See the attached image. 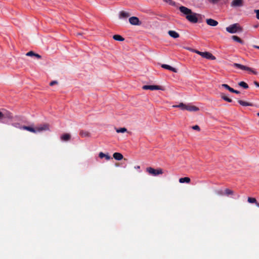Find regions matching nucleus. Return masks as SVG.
<instances>
[{
    "instance_id": "obj_36",
    "label": "nucleus",
    "mask_w": 259,
    "mask_h": 259,
    "mask_svg": "<svg viewBox=\"0 0 259 259\" xmlns=\"http://www.w3.org/2000/svg\"><path fill=\"white\" fill-rule=\"evenodd\" d=\"M57 82L56 81H52L50 83V85L51 86H53V85L57 84Z\"/></svg>"
},
{
    "instance_id": "obj_29",
    "label": "nucleus",
    "mask_w": 259,
    "mask_h": 259,
    "mask_svg": "<svg viewBox=\"0 0 259 259\" xmlns=\"http://www.w3.org/2000/svg\"><path fill=\"white\" fill-rule=\"evenodd\" d=\"M232 39L237 41V42H238L240 44H242L243 43V41L237 36H236V35H233L232 36Z\"/></svg>"
},
{
    "instance_id": "obj_14",
    "label": "nucleus",
    "mask_w": 259,
    "mask_h": 259,
    "mask_svg": "<svg viewBox=\"0 0 259 259\" xmlns=\"http://www.w3.org/2000/svg\"><path fill=\"white\" fill-rule=\"evenodd\" d=\"M161 67L163 68H164L165 69H167V70H169L170 71H171L174 72H177V70L176 68H174L168 65H167V64H162L161 65Z\"/></svg>"
},
{
    "instance_id": "obj_15",
    "label": "nucleus",
    "mask_w": 259,
    "mask_h": 259,
    "mask_svg": "<svg viewBox=\"0 0 259 259\" xmlns=\"http://www.w3.org/2000/svg\"><path fill=\"white\" fill-rule=\"evenodd\" d=\"M130 16V14H129V13L122 11L119 13V17L120 19L127 18Z\"/></svg>"
},
{
    "instance_id": "obj_20",
    "label": "nucleus",
    "mask_w": 259,
    "mask_h": 259,
    "mask_svg": "<svg viewBox=\"0 0 259 259\" xmlns=\"http://www.w3.org/2000/svg\"><path fill=\"white\" fill-rule=\"evenodd\" d=\"M247 201L250 203H255L259 207V203L257 202L256 199L253 197H248Z\"/></svg>"
},
{
    "instance_id": "obj_11",
    "label": "nucleus",
    "mask_w": 259,
    "mask_h": 259,
    "mask_svg": "<svg viewBox=\"0 0 259 259\" xmlns=\"http://www.w3.org/2000/svg\"><path fill=\"white\" fill-rule=\"evenodd\" d=\"M129 22L132 25H139L141 24L139 18L134 16L129 18Z\"/></svg>"
},
{
    "instance_id": "obj_2",
    "label": "nucleus",
    "mask_w": 259,
    "mask_h": 259,
    "mask_svg": "<svg viewBox=\"0 0 259 259\" xmlns=\"http://www.w3.org/2000/svg\"><path fill=\"white\" fill-rule=\"evenodd\" d=\"M13 118V115L11 112L5 109L0 110V122L4 123V120H12Z\"/></svg>"
},
{
    "instance_id": "obj_41",
    "label": "nucleus",
    "mask_w": 259,
    "mask_h": 259,
    "mask_svg": "<svg viewBox=\"0 0 259 259\" xmlns=\"http://www.w3.org/2000/svg\"><path fill=\"white\" fill-rule=\"evenodd\" d=\"M135 168H136V169H140V166L138 165V166H135Z\"/></svg>"
},
{
    "instance_id": "obj_4",
    "label": "nucleus",
    "mask_w": 259,
    "mask_h": 259,
    "mask_svg": "<svg viewBox=\"0 0 259 259\" xmlns=\"http://www.w3.org/2000/svg\"><path fill=\"white\" fill-rule=\"evenodd\" d=\"M233 66L234 67L240 69L241 70L247 71L249 72V73H252L253 74L256 75L257 74V72L256 71L255 69L241 65L240 64L234 63Z\"/></svg>"
},
{
    "instance_id": "obj_28",
    "label": "nucleus",
    "mask_w": 259,
    "mask_h": 259,
    "mask_svg": "<svg viewBox=\"0 0 259 259\" xmlns=\"http://www.w3.org/2000/svg\"><path fill=\"white\" fill-rule=\"evenodd\" d=\"M239 85L242 87L243 88L246 89L248 88V84L244 81H240L238 83Z\"/></svg>"
},
{
    "instance_id": "obj_7",
    "label": "nucleus",
    "mask_w": 259,
    "mask_h": 259,
    "mask_svg": "<svg viewBox=\"0 0 259 259\" xmlns=\"http://www.w3.org/2000/svg\"><path fill=\"white\" fill-rule=\"evenodd\" d=\"M35 127L36 133H40L45 131H49L50 129L49 124L47 123L38 125Z\"/></svg>"
},
{
    "instance_id": "obj_5",
    "label": "nucleus",
    "mask_w": 259,
    "mask_h": 259,
    "mask_svg": "<svg viewBox=\"0 0 259 259\" xmlns=\"http://www.w3.org/2000/svg\"><path fill=\"white\" fill-rule=\"evenodd\" d=\"M146 171L150 175L153 176H157L163 174V170L162 168H159L154 169L151 167H148L146 168Z\"/></svg>"
},
{
    "instance_id": "obj_26",
    "label": "nucleus",
    "mask_w": 259,
    "mask_h": 259,
    "mask_svg": "<svg viewBox=\"0 0 259 259\" xmlns=\"http://www.w3.org/2000/svg\"><path fill=\"white\" fill-rule=\"evenodd\" d=\"M221 97L222 99H223L224 100H225L228 102L231 103L232 102V100L231 99H230L228 97H227L226 96H225V95L224 94H223V93L221 94Z\"/></svg>"
},
{
    "instance_id": "obj_9",
    "label": "nucleus",
    "mask_w": 259,
    "mask_h": 259,
    "mask_svg": "<svg viewBox=\"0 0 259 259\" xmlns=\"http://www.w3.org/2000/svg\"><path fill=\"white\" fill-rule=\"evenodd\" d=\"M243 5V0H233L231 3V6L233 8L242 7Z\"/></svg>"
},
{
    "instance_id": "obj_19",
    "label": "nucleus",
    "mask_w": 259,
    "mask_h": 259,
    "mask_svg": "<svg viewBox=\"0 0 259 259\" xmlns=\"http://www.w3.org/2000/svg\"><path fill=\"white\" fill-rule=\"evenodd\" d=\"M186 104H184L183 103H180L178 105H172V107L173 108H180L182 110H185V108H186Z\"/></svg>"
},
{
    "instance_id": "obj_39",
    "label": "nucleus",
    "mask_w": 259,
    "mask_h": 259,
    "mask_svg": "<svg viewBox=\"0 0 259 259\" xmlns=\"http://www.w3.org/2000/svg\"><path fill=\"white\" fill-rule=\"evenodd\" d=\"M34 56H35V57H36L37 58H38V59H40V58H41V56H40V55H39V54H35V53Z\"/></svg>"
},
{
    "instance_id": "obj_27",
    "label": "nucleus",
    "mask_w": 259,
    "mask_h": 259,
    "mask_svg": "<svg viewBox=\"0 0 259 259\" xmlns=\"http://www.w3.org/2000/svg\"><path fill=\"white\" fill-rule=\"evenodd\" d=\"M113 38L117 41H123L124 39L121 35L117 34L113 35Z\"/></svg>"
},
{
    "instance_id": "obj_43",
    "label": "nucleus",
    "mask_w": 259,
    "mask_h": 259,
    "mask_svg": "<svg viewBox=\"0 0 259 259\" xmlns=\"http://www.w3.org/2000/svg\"><path fill=\"white\" fill-rule=\"evenodd\" d=\"M257 116H259V112H258V113H257Z\"/></svg>"
},
{
    "instance_id": "obj_33",
    "label": "nucleus",
    "mask_w": 259,
    "mask_h": 259,
    "mask_svg": "<svg viewBox=\"0 0 259 259\" xmlns=\"http://www.w3.org/2000/svg\"><path fill=\"white\" fill-rule=\"evenodd\" d=\"M192 129L194 130H196L197 131H200V128L199 127V126L197 125H194L192 127Z\"/></svg>"
},
{
    "instance_id": "obj_37",
    "label": "nucleus",
    "mask_w": 259,
    "mask_h": 259,
    "mask_svg": "<svg viewBox=\"0 0 259 259\" xmlns=\"http://www.w3.org/2000/svg\"><path fill=\"white\" fill-rule=\"evenodd\" d=\"M231 93L238 94L240 93V92L238 91H237V90H235L234 89H233L232 91L231 92Z\"/></svg>"
},
{
    "instance_id": "obj_42",
    "label": "nucleus",
    "mask_w": 259,
    "mask_h": 259,
    "mask_svg": "<svg viewBox=\"0 0 259 259\" xmlns=\"http://www.w3.org/2000/svg\"><path fill=\"white\" fill-rule=\"evenodd\" d=\"M254 48L259 49V46H254Z\"/></svg>"
},
{
    "instance_id": "obj_13",
    "label": "nucleus",
    "mask_w": 259,
    "mask_h": 259,
    "mask_svg": "<svg viewBox=\"0 0 259 259\" xmlns=\"http://www.w3.org/2000/svg\"><path fill=\"white\" fill-rule=\"evenodd\" d=\"M20 129L26 130L33 133H36L35 127H33V126L24 125L21 126Z\"/></svg>"
},
{
    "instance_id": "obj_32",
    "label": "nucleus",
    "mask_w": 259,
    "mask_h": 259,
    "mask_svg": "<svg viewBox=\"0 0 259 259\" xmlns=\"http://www.w3.org/2000/svg\"><path fill=\"white\" fill-rule=\"evenodd\" d=\"M215 193L217 195L220 196L225 195L224 191L222 189L217 190L215 191Z\"/></svg>"
},
{
    "instance_id": "obj_1",
    "label": "nucleus",
    "mask_w": 259,
    "mask_h": 259,
    "mask_svg": "<svg viewBox=\"0 0 259 259\" xmlns=\"http://www.w3.org/2000/svg\"><path fill=\"white\" fill-rule=\"evenodd\" d=\"M179 10L186 16V19L192 23L202 22L204 17L201 14L193 12L191 9L185 6L180 7Z\"/></svg>"
},
{
    "instance_id": "obj_40",
    "label": "nucleus",
    "mask_w": 259,
    "mask_h": 259,
    "mask_svg": "<svg viewBox=\"0 0 259 259\" xmlns=\"http://www.w3.org/2000/svg\"><path fill=\"white\" fill-rule=\"evenodd\" d=\"M253 83L256 87L259 88V83L258 82H257L256 81H254L253 82Z\"/></svg>"
},
{
    "instance_id": "obj_3",
    "label": "nucleus",
    "mask_w": 259,
    "mask_h": 259,
    "mask_svg": "<svg viewBox=\"0 0 259 259\" xmlns=\"http://www.w3.org/2000/svg\"><path fill=\"white\" fill-rule=\"evenodd\" d=\"M227 32L230 33H235L238 32H242L243 29L238 23H234L226 27Z\"/></svg>"
},
{
    "instance_id": "obj_34",
    "label": "nucleus",
    "mask_w": 259,
    "mask_h": 259,
    "mask_svg": "<svg viewBox=\"0 0 259 259\" xmlns=\"http://www.w3.org/2000/svg\"><path fill=\"white\" fill-rule=\"evenodd\" d=\"M35 53L33 51H30L26 54L27 56H34Z\"/></svg>"
},
{
    "instance_id": "obj_18",
    "label": "nucleus",
    "mask_w": 259,
    "mask_h": 259,
    "mask_svg": "<svg viewBox=\"0 0 259 259\" xmlns=\"http://www.w3.org/2000/svg\"><path fill=\"white\" fill-rule=\"evenodd\" d=\"M71 136L69 134H64L61 136V139L64 141H67L70 139Z\"/></svg>"
},
{
    "instance_id": "obj_21",
    "label": "nucleus",
    "mask_w": 259,
    "mask_h": 259,
    "mask_svg": "<svg viewBox=\"0 0 259 259\" xmlns=\"http://www.w3.org/2000/svg\"><path fill=\"white\" fill-rule=\"evenodd\" d=\"M79 135L83 138L89 137L90 136V134L88 131L81 130L79 132Z\"/></svg>"
},
{
    "instance_id": "obj_23",
    "label": "nucleus",
    "mask_w": 259,
    "mask_h": 259,
    "mask_svg": "<svg viewBox=\"0 0 259 259\" xmlns=\"http://www.w3.org/2000/svg\"><path fill=\"white\" fill-rule=\"evenodd\" d=\"M190 181L191 180L189 177L181 178L179 179V182L180 183H189Z\"/></svg>"
},
{
    "instance_id": "obj_25",
    "label": "nucleus",
    "mask_w": 259,
    "mask_h": 259,
    "mask_svg": "<svg viewBox=\"0 0 259 259\" xmlns=\"http://www.w3.org/2000/svg\"><path fill=\"white\" fill-rule=\"evenodd\" d=\"M225 195L229 196L234 194V191L229 189H226L224 191Z\"/></svg>"
},
{
    "instance_id": "obj_22",
    "label": "nucleus",
    "mask_w": 259,
    "mask_h": 259,
    "mask_svg": "<svg viewBox=\"0 0 259 259\" xmlns=\"http://www.w3.org/2000/svg\"><path fill=\"white\" fill-rule=\"evenodd\" d=\"M99 157L100 158H105L107 160H109L111 159V157L108 154H104V153L101 152L99 154Z\"/></svg>"
},
{
    "instance_id": "obj_12",
    "label": "nucleus",
    "mask_w": 259,
    "mask_h": 259,
    "mask_svg": "<svg viewBox=\"0 0 259 259\" xmlns=\"http://www.w3.org/2000/svg\"><path fill=\"white\" fill-rule=\"evenodd\" d=\"M206 22L207 25L211 26H216L218 24V22L214 19L209 18L206 20Z\"/></svg>"
},
{
    "instance_id": "obj_6",
    "label": "nucleus",
    "mask_w": 259,
    "mask_h": 259,
    "mask_svg": "<svg viewBox=\"0 0 259 259\" xmlns=\"http://www.w3.org/2000/svg\"><path fill=\"white\" fill-rule=\"evenodd\" d=\"M194 52L195 53H196V54L200 55L203 58H206L207 59L212 60H214L215 59V57L214 56H213L212 55V54H211L209 52H200L198 50H194Z\"/></svg>"
},
{
    "instance_id": "obj_30",
    "label": "nucleus",
    "mask_w": 259,
    "mask_h": 259,
    "mask_svg": "<svg viewBox=\"0 0 259 259\" xmlns=\"http://www.w3.org/2000/svg\"><path fill=\"white\" fill-rule=\"evenodd\" d=\"M220 87L224 88L226 90H228V91H229L230 92H231L232 91V90H233V88H231L230 86H229L227 84H222L221 85Z\"/></svg>"
},
{
    "instance_id": "obj_16",
    "label": "nucleus",
    "mask_w": 259,
    "mask_h": 259,
    "mask_svg": "<svg viewBox=\"0 0 259 259\" xmlns=\"http://www.w3.org/2000/svg\"><path fill=\"white\" fill-rule=\"evenodd\" d=\"M168 33L171 37H173L174 38H178L180 36L178 32H177L176 31H174V30L168 31Z\"/></svg>"
},
{
    "instance_id": "obj_17",
    "label": "nucleus",
    "mask_w": 259,
    "mask_h": 259,
    "mask_svg": "<svg viewBox=\"0 0 259 259\" xmlns=\"http://www.w3.org/2000/svg\"><path fill=\"white\" fill-rule=\"evenodd\" d=\"M113 157L115 159L117 160H121L123 158V155L120 153L118 152L114 153L113 155Z\"/></svg>"
},
{
    "instance_id": "obj_38",
    "label": "nucleus",
    "mask_w": 259,
    "mask_h": 259,
    "mask_svg": "<svg viewBox=\"0 0 259 259\" xmlns=\"http://www.w3.org/2000/svg\"><path fill=\"white\" fill-rule=\"evenodd\" d=\"M219 0H209L212 4H216Z\"/></svg>"
},
{
    "instance_id": "obj_8",
    "label": "nucleus",
    "mask_w": 259,
    "mask_h": 259,
    "mask_svg": "<svg viewBox=\"0 0 259 259\" xmlns=\"http://www.w3.org/2000/svg\"><path fill=\"white\" fill-rule=\"evenodd\" d=\"M143 90H161V87L156 85H145L142 87Z\"/></svg>"
},
{
    "instance_id": "obj_35",
    "label": "nucleus",
    "mask_w": 259,
    "mask_h": 259,
    "mask_svg": "<svg viewBox=\"0 0 259 259\" xmlns=\"http://www.w3.org/2000/svg\"><path fill=\"white\" fill-rule=\"evenodd\" d=\"M255 13L256 14V18H257V19H259V10H255Z\"/></svg>"
},
{
    "instance_id": "obj_31",
    "label": "nucleus",
    "mask_w": 259,
    "mask_h": 259,
    "mask_svg": "<svg viewBox=\"0 0 259 259\" xmlns=\"http://www.w3.org/2000/svg\"><path fill=\"white\" fill-rule=\"evenodd\" d=\"M126 131H127V129L125 127H122V128L116 129V132L118 133H123L124 132H126Z\"/></svg>"
},
{
    "instance_id": "obj_10",
    "label": "nucleus",
    "mask_w": 259,
    "mask_h": 259,
    "mask_svg": "<svg viewBox=\"0 0 259 259\" xmlns=\"http://www.w3.org/2000/svg\"><path fill=\"white\" fill-rule=\"evenodd\" d=\"M199 109L198 107L192 105L191 104H188L186 105V108L185 110H187L190 112H195L199 111Z\"/></svg>"
},
{
    "instance_id": "obj_24",
    "label": "nucleus",
    "mask_w": 259,
    "mask_h": 259,
    "mask_svg": "<svg viewBox=\"0 0 259 259\" xmlns=\"http://www.w3.org/2000/svg\"><path fill=\"white\" fill-rule=\"evenodd\" d=\"M238 103L243 106H252V104L249 102H247L241 100H239L238 101Z\"/></svg>"
}]
</instances>
